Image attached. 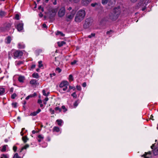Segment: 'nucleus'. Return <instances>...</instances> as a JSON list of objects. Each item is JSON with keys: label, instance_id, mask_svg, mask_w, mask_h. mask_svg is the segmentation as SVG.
<instances>
[{"label": "nucleus", "instance_id": "1", "mask_svg": "<svg viewBox=\"0 0 158 158\" xmlns=\"http://www.w3.org/2000/svg\"><path fill=\"white\" fill-rule=\"evenodd\" d=\"M85 15V11L84 10H80L77 13L75 21L77 22H80L84 19Z\"/></svg>", "mask_w": 158, "mask_h": 158}, {"label": "nucleus", "instance_id": "2", "mask_svg": "<svg viewBox=\"0 0 158 158\" xmlns=\"http://www.w3.org/2000/svg\"><path fill=\"white\" fill-rule=\"evenodd\" d=\"M120 13L119 9L115 8L113 10V13L110 14L109 19L113 21L116 20L118 18Z\"/></svg>", "mask_w": 158, "mask_h": 158}, {"label": "nucleus", "instance_id": "3", "mask_svg": "<svg viewBox=\"0 0 158 158\" xmlns=\"http://www.w3.org/2000/svg\"><path fill=\"white\" fill-rule=\"evenodd\" d=\"M69 85V82L66 81L62 82L59 85V87L62 88L64 91H66L68 89V86Z\"/></svg>", "mask_w": 158, "mask_h": 158}, {"label": "nucleus", "instance_id": "4", "mask_svg": "<svg viewBox=\"0 0 158 158\" xmlns=\"http://www.w3.org/2000/svg\"><path fill=\"white\" fill-rule=\"evenodd\" d=\"M23 54V53L22 51L13 50V57L15 59L20 57Z\"/></svg>", "mask_w": 158, "mask_h": 158}, {"label": "nucleus", "instance_id": "5", "mask_svg": "<svg viewBox=\"0 0 158 158\" xmlns=\"http://www.w3.org/2000/svg\"><path fill=\"white\" fill-rule=\"evenodd\" d=\"M91 23L90 19H86L83 25V27L84 28L87 29L91 25Z\"/></svg>", "mask_w": 158, "mask_h": 158}, {"label": "nucleus", "instance_id": "6", "mask_svg": "<svg viewBox=\"0 0 158 158\" xmlns=\"http://www.w3.org/2000/svg\"><path fill=\"white\" fill-rule=\"evenodd\" d=\"M65 14V9L64 7H61L58 12V16L60 17H62Z\"/></svg>", "mask_w": 158, "mask_h": 158}, {"label": "nucleus", "instance_id": "7", "mask_svg": "<svg viewBox=\"0 0 158 158\" xmlns=\"http://www.w3.org/2000/svg\"><path fill=\"white\" fill-rule=\"evenodd\" d=\"M57 11V10L56 8H52L50 9V13L51 17H53L55 15Z\"/></svg>", "mask_w": 158, "mask_h": 158}, {"label": "nucleus", "instance_id": "8", "mask_svg": "<svg viewBox=\"0 0 158 158\" xmlns=\"http://www.w3.org/2000/svg\"><path fill=\"white\" fill-rule=\"evenodd\" d=\"M23 23H19L17 24L16 28L18 31H21L23 30Z\"/></svg>", "mask_w": 158, "mask_h": 158}, {"label": "nucleus", "instance_id": "9", "mask_svg": "<svg viewBox=\"0 0 158 158\" xmlns=\"http://www.w3.org/2000/svg\"><path fill=\"white\" fill-rule=\"evenodd\" d=\"M92 0H81V4L84 6H87L91 2Z\"/></svg>", "mask_w": 158, "mask_h": 158}, {"label": "nucleus", "instance_id": "10", "mask_svg": "<svg viewBox=\"0 0 158 158\" xmlns=\"http://www.w3.org/2000/svg\"><path fill=\"white\" fill-rule=\"evenodd\" d=\"M75 13H76V11L74 10H73L72 11V12L70 14L66 16L67 18L69 19H72L73 18V17L74 16V15Z\"/></svg>", "mask_w": 158, "mask_h": 158}, {"label": "nucleus", "instance_id": "11", "mask_svg": "<svg viewBox=\"0 0 158 158\" xmlns=\"http://www.w3.org/2000/svg\"><path fill=\"white\" fill-rule=\"evenodd\" d=\"M41 111V110L40 109H39L38 110L36 111H34L32 113H31L30 114V116H36Z\"/></svg>", "mask_w": 158, "mask_h": 158}, {"label": "nucleus", "instance_id": "12", "mask_svg": "<svg viewBox=\"0 0 158 158\" xmlns=\"http://www.w3.org/2000/svg\"><path fill=\"white\" fill-rule=\"evenodd\" d=\"M8 58L10 59L12 56H13V50H12L8 52Z\"/></svg>", "mask_w": 158, "mask_h": 158}, {"label": "nucleus", "instance_id": "13", "mask_svg": "<svg viewBox=\"0 0 158 158\" xmlns=\"http://www.w3.org/2000/svg\"><path fill=\"white\" fill-rule=\"evenodd\" d=\"M11 41V38L10 36H8L5 40V42L9 44L10 43Z\"/></svg>", "mask_w": 158, "mask_h": 158}, {"label": "nucleus", "instance_id": "14", "mask_svg": "<svg viewBox=\"0 0 158 158\" xmlns=\"http://www.w3.org/2000/svg\"><path fill=\"white\" fill-rule=\"evenodd\" d=\"M18 48L20 49L24 48H25V45L23 43H19L18 44Z\"/></svg>", "mask_w": 158, "mask_h": 158}, {"label": "nucleus", "instance_id": "15", "mask_svg": "<svg viewBox=\"0 0 158 158\" xmlns=\"http://www.w3.org/2000/svg\"><path fill=\"white\" fill-rule=\"evenodd\" d=\"M65 44L66 42L64 41H62L61 42H57L58 45L59 47H61L64 44Z\"/></svg>", "mask_w": 158, "mask_h": 158}, {"label": "nucleus", "instance_id": "16", "mask_svg": "<svg viewBox=\"0 0 158 158\" xmlns=\"http://www.w3.org/2000/svg\"><path fill=\"white\" fill-rule=\"evenodd\" d=\"M60 131V129L59 127H54L53 129V131H56L59 132Z\"/></svg>", "mask_w": 158, "mask_h": 158}, {"label": "nucleus", "instance_id": "17", "mask_svg": "<svg viewBox=\"0 0 158 158\" xmlns=\"http://www.w3.org/2000/svg\"><path fill=\"white\" fill-rule=\"evenodd\" d=\"M5 92V89L4 88H0V95L3 94Z\"/></svg>", "mask_w": 158, "mask_h": 158}, {"label": "nucleus", "instance_id": "18", "mask_svg": "<svg viewBox=\"0 0 158 158\" xmlns=\"http://www.w3.org/2000/svg\"><path fill=\"white\" fill-rule=\"evenodd\" d=\"M15 65L17 66H19L23 63V61H16L15 62Z\"/></svg>", "mask_w": 158, "mask_h": 158}, {"label": "nucleus", "instance_id": "19", "mask_svg": "<svg viewBox=\"0 0 158 158\" xmlns=\"http://www.w3.org/2000/svg\"><path fill=\"white\" fill-rule=\"evenodd\" d=\"M30 84L32 85H35L37 84V81L35 79H32L30 81Z\"/></svg>", "mask_w": 158, "mask_h": 158}, {"label": "nucleus", "instance_id": "20", "mask_svg": "<svg viewBox=\"0 0 158 158\" xmlns=\"http://www.w3.org/2000/svg\"><path fill=\"white\" fill-rule=\"evenodd\" d=\"M115 0H110L109 4L110 5H113L115 4Z\"/></svg>", "mask_w": 158, "mask_h": 158}, {"label": "nucleus", "instance_id": "21", "mask_svg": "<svg viewBox=\"0 0 158 158\" xmlns=\"http://www.w3.org/2000/svg\"><path fill=\"white\" fill-rule=\"evenodd\" d=\"M153 152L155 155L158 154V148H155L153 150Z\"/></svg>", "mask_w": 158, "mask_h": 158}, {"label": "nucleus", "instance_id": "22", "mask_svg": "<svg viewBox=\"0 0 158 158\" xmlns=\"http://www.w3.org/2000/svg\"><path fill=\"white\" fill-rule=\"evenodd\" d=\"M29 144H27L25 145L21 149L20 152H21L23 149H26L29 147Z\"/></svg>", "mask_w": 158, "mask_h": 158}, {"label": "nucleus", "instance_id": "23", "mask_svg": "<svg viewBox=\"0 0 158 158\" xmlns=\"http://www.w3.org/2000/svg\"><path fill=\"white\" fill-rule=\"evenodd\" d=\"M23 140V141L24 143H25L28 140V139L27 138V136H25L23 137L22 138Z\"/></svg>", "mask_w": 158, "mask_h": 158}, {"label": "nucleus", "instance_id": "24", "mask_svg": "<svg viewBox=\"0 0 158 158\" xmlns=\"http://www.w3.org/2000/svg\"><path fill=\"white\" fill-rule=\"evenodd\" d=\"M24 77L22 76L19 77L18 78L19 81L20 82H23L24 80Z\"/></svg>", "mask_w": 158, "mask_h": 158}, {"label": "nucleus", "instance_id": "25", "mask_svg": "<svg viewBox=\"0 0 158 158\" xmlns=\"http://www.w3.org/2000/svg\"><path fill=\"white\" fill-rule=\"evenodd\" d=\"M56 35H60L62 36H64V35L63 33L59 31H56Z\"/></svg>", "mask_w": 158, "mask_h": 158}, {"label": "nucleus", "instance_id": "26", "mask_svg": "<svg viewBox=\"0 0 158 158\" xmlns=\"http://www.w3.org/2000/svg\"><path fill=\"white\" fill-rule=\"evenodd\" d=\"M38 138H39L38 139V142H40L43 139L44 137L41 135H39L38 136Z\"/></svg>", "mask_w": 158, "mask_h": 158}, {"label": "nucleus", "instance_id": "27", "mask_svg": "<svg viewBox=\"0 0 158 158\" xmlns=\"http://www.w3.org/2000/svg\"><path fill=\"white\" fill-rule=\"evenodd\" d=\"M56 122H57V124L60 126H61L62 123V120L61 119L59 120L58 119L56 121Z\"/></svg>", "mask_w": 158, "mask_h": 158}, {"label": "nucleus", "instance_id": "28", "mask_svg": "<svg viewBox=\"0 0 158 158\" xmlns=\"http://www.w3.org/2000/svg\"><path fill=\"white\" fill-rule=\"evenodd\" d=\"M106 21V18H104L101 20L100 23L102 24H105Z\"/></svg>", "mask_w": 158, "mask_h": 158}, {"label": "nucleus", "instance_id": "29", "mask_svg": "<svg viewBox=\"0 0 158 158\" xmlns=\"http://www.w3.org/2000/svg\"><path fill=\"white\" fill-rule=\"evenodd\" d=\"M32 77L36 78H38L39 77V75L38 73H34L32 74Z\"/></svg>", "mask_w": 158, "mask_h": 158}, {"label": "nucleus", "instance_id": "30", "mask_svg": "<svg viewBox=\"0 0 158 158\" xmlns=\"http://www.w3.org/2000/svg\"><path fill=\"white\" fill-rule=\"evenodd\" d=\"M79 103V100H78L76 101L73 104L74 106L76 107L78 105Z\"/></svg>", "mask_w": 158, "mask_h": 158}, {"label": "nucleus", "instance_id": "31", "mask_svg": "<svg viewBox=\"0 0 158 158\" xmlns=\"http://www.w3.org/2000/svg\"><path fill=\"white\" fill-rule=\"evenodd\" d=\"M109 0H102V3L103 5H106L108 2Z\"/></svg>", "mask_w": 158, "mask_h": 158}, {"label": "nucleus", "instance_id": "32", "mask_svg": "<svg viewBox=\"0 0 158 158\" xmlns=\"http://www.w3.org/2000/svg\"><path fill=\"white\" fill-rule=\"evenodd\" d=\"M114 32V31L113 30H110L106 32V34L107 35H110L111 34H112L113 32Z\"/></svg>", "mask_w": 158, "mask_h": 158}, {"label": "nucleus", "instance_id": "33", "mask_svg": "<svg viewBox=\"0 0 158 158\" xmlns=\"http://www.w3.org/2000/svg\"><path fill=\"white\" fill-rule=\"evenodd\" d=\"M6 13L4 11L1 10L0 12V16L2 17L4 16L5 15Z\"/></svg>", "mask_w": 158, "mask_h": 158}, {"label": "nucleus", "instance_id": "34", "mask_svg": "<svg viewBox=\"0 0 158 158\" xmlns=\"http://www.w3.org/2000/svg\"><path fill=\"white\" fill-rule=\"evenodd\" d=\"M7 146V145H4L2 147V152H5L6 150V147Z\"/></svg>", "mask_w": 158, "mask_h": 158}, {"label": "nucleus", "instance_id": "35", "mask_svg": "<svg viewBox=\"0 0 158 158\" xmlns=\"http://www.w3.org/2000/svg\"><path fill=\"white\" fill-rule=\"evenodd\" d=\"M17 103L16 102H13L12 103V105L13 107L16 108L17 106Z\"/></svg>", "mask_w": 158, "mask_h": 158}, {"label": "nucleus", "instance_id": "36", "mask_svg": "<svg viewBox=\"0 0 158 158\" xmlns=\"http://www.w3.org/2000/svg\"><path fill=\"white\" fill-rule=\"evenodd\" d=\"M16 94L14 93L11 95V98L12 99H14L16 97Z\"/></svg>", "mask_w": 158, "mask_h": 158}, {"label": "nucleus", "instance_id": "37", "mask_svg": "<svg viewBox=\"0 0 158 158\" xmlns=\"http://www.w3.org/2000/svg\"><path fill=\"white\" fill-rule=\"evenodd\" d=\"M6 30V28L5 27H2L0 28V31L1 32H3L5 31Z\"/></svg>", "mask_w": 158, "mask_h": 158}, {"label": "nucleus", "instance_id": "38", "mask_svg": "<svg viewBox=\"0 0 158 158\" xmlns=\"http://www.w3.org/2000/svg\"><path fill=\"white\" fill-rule=\"evenodd\" d=\"M55 110L56 111H58L59 112H60L61 111V109L58 107H56Z\"/></svg>", "mask_w": 158, "mask_h": 158}, {"label": "nucleus", "instance_id": "39", "mask_svg": "<svg viewBox=\"0 0 158 158\" xmlns=\"http://www.w3.org/2000/svg\"><path fill=\"white\" fill-rule=\"evenodd\" d=\"M71 95L72 96H73V98H77V94H76V92H74V93H73L72 94H71Z\"/></svg>", "mask_w": 158, "mask_h": 158}, {"label": "nucleus", "instance_id": "40", "mask_svg": "<svg viewBox=\"0 0 158 158\" xmlns=\"http://www.w3.org/2000/svg\"><path fill=\"white\" fill-rule=\"evenodd\" d=\"M42 61H39V68H41L43 66V65L42 64Z\"/></svg>", "mask_w": 158, "mask_h": 158}, {"label": "nucleus", "instance_id": "41", "mask_svg": "<svg viewBox=\"0 0 158 158\" xmlns=\"http://www.w3.org/2000/svg\"><path fill=\"white\" fill-rule=\"evenodd\" d=\"M13 158H21V157L19 156L17 153H16L13 156Z\"/></svg>", "mask_w": 158, "mask_h": 158}, {"label": "nucleus", "instance_id": "42", "mask_svg": "<svg viewBox=\"0 0 158 158\" xmlns=\"http://www.w3.org/2000/svg\"><path fill=\"white\" fill-rule=\"evenodd\" d=\"M19 16L18 14H16L15 15V19L16 20H19Z\"/></svg>", "mask_w": 158, "mask_h": 158}, {"label": "nucleus", "instance_id": "43", "mask_svg": "<svg viewBox=\"0 0 158 158\" xmlns=\"http://www.w3.org/2000/svg\"><path fill=\"white\" fill-rule=\"evenodd\" d=\"M69 80L71 81H73V76L72 75H70L69 76Z\"/></svg>", "mask_w": 158, "mask_h": 158}, {"label": "nucleus", "instance_id": "44", "mask_svg": "<svg viewBox=\"0 0 158 158\" xmlns=\"http://www.w3.org/2000/svg\"><path fill=\"white\" fill-rule=\"evenodd\" d=\"M35 64H32L30 68V70H31L35 68Z\"/></svg>", "mask_w": 158, "mask_h": 158}, {"label": "nucleus", "instance_id": "45", "mask_svg": "<svg viewBox=\"0 0 158 158\" xmlns=\"http://www.w3.org/2000/svg\"><path fill=\"white\" fill-rule=\"evenodd\" d=\"M1 158H8V157L6 155L3 154L1 156Z\"/></svg>", "mask_w": 158, "mask_h": 158}, {"label": "nucleus", "instance_id": "46", "mask_svg": "<svg viewBox=\"0 0 158 158\" xmlns=\"http://www.w3.org/2000/svg\"><path fill=\"white\" fill-rule=\"evenodd\" d=\"M95 33H92L90 35H89L88 36V37L89 38H91L93 37H94L95 36Z\"/></svg>", "mask_w": 158, "mask_h": 158}, {"label": "nucleus", "instance_id": "47", "mask_svg": "<svg viewBox=\"0 0 158 158\" xmlns=\"http://www.w3.org/2000/svg\"><path fill=\"white\" fill-rule=\"evenodd\" d=\"M76 88L77 90L80 91L81 89V87L80 85H77L76 86Z\"/></svg>", "mask_w": 158, "mask_h": 158}, {"label": "nucleus", "instance_id": "48", "mask_svg": "<svg viewBox=\"0 0 158 158\" xmlns=\"http://www.w3.org/2000/svg\"><path fill=\"white\" fill-rule=\"evenodd\" d=\"M77 62V61L76 60H74L71 63V65H73L75 64Z\"/></svg>", "mask_w": 158, "mask_h": 158}, {"label": "nucleus", "instance_id": "49", "mask_svg": "<svg viewBox=\"0 0 158 158\" xmlns=\"http://www.w3.org/2000/svg\"><path fill=\"white\" fill-rule=\"evenodd\" d=\"M64 110V112H66L67 110V109H66L65 106H62L61 107Z\"/></svg>", "mask_w": 158, "mask_h": 158}, {"label": "nucleus", "instance_id": "50", "mask_svg": "<svg viewBox=\"0 0 158 158\" xmlns=\"http://www.w3.org/2000/svg\"><path fill=\"white\" fill-rule=\"evenodd\" d=\"M43 94L45 96H47V95H46V91L45 90H42Z\"/></svg>", "mask_w": 158, "mask_h": 158}, {"label": "nucleus", "instance_id": "51", "mask_svg": "<svg viewBox=\"0 0 158 158\" xmlns=\"http://www.w3.org/2000/svg\"><path fill=\"white\" fill-rule=\"evenodd\" d=\"M56 70L58 71L59 73H60L61 71V70L58 67L56 69Z\"/></svg>", "mask_w": 158, "mask_h": 158}, {"label": "nucleus", "instance_id": "52", "mask_svg": "<svg viewBox=\"0 0 158 158\" xmlns=\"http://www.w3.org/2000/svg\"><path fill=\"white\" fill-rule=\"evenodd\" d=\"M97 5L98 3H92L91 4V6L92 7H94Z\"/></svg>", "mask_w": 158, "mask_h": 158}, {"label": "nucleus", "instance_id": "53", "mask_svg": "<svg viewBox=\"0 0 158 158\" xmlns=\"http://www.w3.org/2000/svg\"><path fill=\"white\" fill-rule=\"evenodd\" d=\"M50 112L51 113V114H53L54 113V110H52V109H50Z\"/></svg>", "mask_w": 158, "mask_h": 158}, {"label": "nucleus", "instance_id": "54", "mask_svg": "<svg viewBox=\"0 0 158 158\" xmlns=\"http://www.w3.org/2000/svg\"><path fill=\"white\" fill-rule=\"evenodd\" d=\"M69 87L71 89H73V90H75V87L69 86Z\"/></svg>", "mask_w": 158, "mask_h": 158}, {"label": "nucleus", "instance_id": "55", "mask_svg": "<svg viewBox=\"0 0 158 158\" xmlns=\"http://www.w3.org/2000/svg\"><path fill=\"white\" fill-rule=\"evenodd\" d=\"M17 149V147L16 146H14L13 147V150L15 152Z\"/></svg>", "mask_w": 158, "mask_h": 158}, {"label": "nucleus", "instance_id": "56", "mask_svg": "<svg viewBox=\"0 0 158 158\" xmlns=\"http://www.w3.org/2000/svg\"><path fill=\"white\" fill-rule=\"evenodd\" d=\"M38 9L39 10L41 9V11L42 12H43L44 11V8H42V7L41 6H40L39 7Z\"/></svg>", "mask_w": 158, "mask_h": 158}, {"label": "nucleus", "instance_id": "57", "mask_svg": "<svg viewBox=\"0 0 158 158\" xmlns=\"http://www.w3.org/2000/svg\"><path fill=\"white\" fill-rule=\"evenodd\" d=\"M82 86L83 87H85L86 86V83L85 82H84L82 84Z\"/></svg>", "mask_w": 158, "mask_h": 158}, {"label": "nucleus", "instance_id": "58", "mask_svg": "<svg viewBox=\"0 0 158 158\" xmlns=\"http://www.w3.org/2000/svg\"><path fill=\"white\" fill-rule=\"evenodd\" d=\"M144 156L145 158H149V156H147V153H145V154L144 155Z\"/></svg>", "mask_w": 158, "mask_h": 158}, {"label": "nucleus", "instance_id": "59", "mask_svg": "<svg viewBox=\"0 0 158 158\" xmlns=\"http://www.w3.org/2000/svg\"><path fill=\"white\" fill-rule=\"evenodd\" d=\"M73 1L75 3H77L80 1V0H73Z\"/></svg>", "mask_w": 158, "mask_h": 158}, {"label": "nucleus", "instance_id": "60", "mask_svg": "<svg viewBox=\"0 0 158 158\" xmlns=\"http://www.w3.org/2000/svg\"><path fill=\"white\" fill-rule=\"evenodd\" d=\"M43 27L44 28H47L48 27H47V26L45 24V23H44L43 24Z\"/></svg>", "mask_w": 158, "mask_h": 158}, {"label": "nucleus", "instance_id": "61", "mask_svg": "<svg viewBox=\"0 0 158 158\" xmlns=\"http://www.w3.org/2000/svg\"><path fill=\"white\" fill-rule=\"evenodd\" d=\"M39 15L40 17H42L43 16V15L42 12H40L39 14Z\"/></svg>", "mask_w": 158, "mask_h": 158}, {"label": "nucleus", "instance_id": "62", "mask_svg": "<svg viewBox=\"0 0 158 158\" xmlns=\"http://www.w3.org/2000/svg\"><path fill=\"white\" fill-rule=\"evenodd\" d=\"M38 103L40 104L42 103V101L40 99H39L38 101Z\"/></svg>", "mask_w": 158, "mask_h": 158}, {"label": "nucleus", "instance_id": "63", "mask_svg": "<svg viewBox=\"0 0 158 158\" xmlns=\"http://www.w3.org/2000/svg\"><path fill=\"white\" fill-rule=\"evenodd\" d=\"M50 77H52V76H55L56 75V74L55 73H53L52 74H50Z\"/></svg>", "mask_w": 158, "mask_h": 158}, {"label": "nucleus", "instance_id": "64", "mask_svg": "<svg viewBox=\"0 0 158 158\" xmlns=\"http://www.w3.org/2000/svg\"><path fill=\"white\" fill-rule=\"evenodd\" d=\"M13 90H14V88H13L12 87L10 88V92L12 93L13 92Z\"/></svg>", "mask_w": 158, "mask_h": 158}]
</instances>
